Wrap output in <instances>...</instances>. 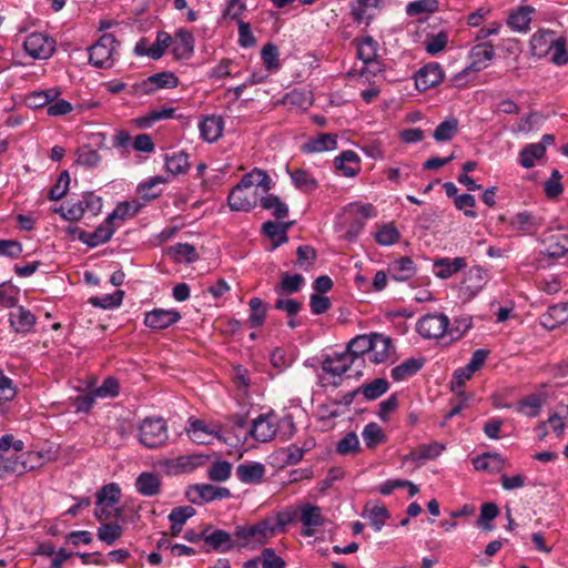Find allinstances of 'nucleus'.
<instances>
[{
  "mask_svg": "<svg viewBox=\"0 0 568 568\" xmlns=\"http://www.w3.org/2000/svg\"><path fill=\"white\" fill-rule=\"evenodd\" d=\"M9 322L11 327L17 333H29L32 331L37 323V317L26 307L18 306L9 314Z\"/></svg>",
  "mask_w": 568,
  "mask_h": 568,
  "instance_id": "393cba45",
  "label": "nucleus"
},
{
  "mask_svg": "<svg viewBox=\"0 0 568 568\" xmlns=\"http://www.w3.org/2000/svg\"><path fill=\"white\" fill-rule=\"evenodd\" d=\"M443 69L438 63H428L420 68L415 75V85L419 91H426L442 82Z\"/></svg>",
  "mask_w": 568,
  "mask_h": 568,
  "instance_id": "f3484780",
  "label": "nucleus"
},
{
  "mask_svg": "<svg viewBox=\"0 0 568 568\" xmlns=\"http://www.w3.org/2000/svg\"><path fill=\"white\" fill-rule=\"evenodd\" d=\"M335 169L346 178L357 175L361 170V162L357 153L352 150L343 151L334 160Z\"/></svg>",
  "mask_w": 568,
  "mask_h": 568,
  "instance_id": "bb28decb",
  "label": "nucleus"
},
{
  "mask_svg": "<svg viewBox=\"0 0 568 568\" xmlns=\"http://www.w3.org/2000/svg\"><path fill=\"white\" fill-rule=\"evenodd\" d=\"M424 358H407L392 369L390 376L396 382L407 379L417 374L424 366Z\"/></svg>",
  "mask_w": 568,
  "mask_h": 568,
  "instance_id": "c9c22d12",
  "label": "nucleus"
},
{
  "mask_svg": "<svg viewBox=\"0 0 568 568\" xmlns=\"http://www.w3.org/2000/svg\"><path fill=\"white\" fill-rule=\"evenodd\" d=\"M59 94L60 92L55 88L44 91L32 92L27 98V104L32 109H40L43 106L48 108L49 103L55 100Z\"/></svg>",
  "mask_w": 568,
  "mask_h": 568,
  "instance_id": "4d7b16f0",
  "label": "nucleus"
},
{
  "mask_svg": "<svg viewBox=\"0 0 568 568\" xmlns=\"http://www.w3.org/2000/svg\"><path fill=\"white\" fill-rule=\"evenodd\" d=\"M243 568H286V561L273 548H264L260 556L245 561Z\"/></svg>",
  "mask_w": 568,
  "mask_h": 568,
  "instance_id": "5701e85b",
  "label": "nucleus"
},
{
  "mask_svg": "<svg viewBox=\"0 0 568 568\" xmlns=\"http://www.w3.org/2000/svg\"><path fill=\"white\" fill-rule=\"evenodd\" d=\"M124 297V291L118 290L112 294H105L102 296H92L89 303L102 310H112L119 307L122 304Z\"/></svg>",
  "mask_w": 568,
  "mask_h": 568,
  "instance_id": "5fc2aeb1",
  "label": "nucleus"
},
{
  "mask_svg": "<svg viewBox=\"0 0 568 568\" xmlns=\"http://www.w3.org/2000/svg\"><path fill=\"white\" fill-rule=\"evenodd\" d=\"M230 496L231 491L229 488L217 487L211 484H196L190 486L186 490L187 499L195 505L225 499Z\"/></svg>",
  "mask_w": 568,
  "mask_h": 568,
  "instance_id": "1a4fd4ad",
  "label": "nucleus"
},
{
  "mask_svg": "<svg viewBox=\"0 0 568 568\" xmlns=\"http://www.w3.org/2000/svg\"><path fill=\"white\" fill-rule=\"evenodd\" d=\"M363 516L368 519L369 525L375 531H379L390 515L388 509L382 504H366Z\"/></svg>",
  "mask_w": 568,
  "mask_h": 568,
  "instance_id": "58836bf2",
  "label": "nucleus"
},
{
  "mask_svg": "<svg viewBox=\"0 0 568 568\" xmlns=\"http://www.w3.org/2000/svg\"><path fill=\"white\" fill-rule=\"evenodd\" d=\"M359 449V439L354 432L347 433L336 443V453L341 456L355 455Z\"/></svg>",
  "mask_w": 568,
  "mask_h": 568,
  "instance_id": "052dcab7",
  "label": "nucleus"
},
{
  "mask_svg": "<svg viewBox=\"0 0 568 568\" xmlns=\"http://www.w3.org/2000/svg\"><path fill=\"white\" fill-rule=\"evenodd\" d=\"M123 534L119 524H102L97 531L98 538L106 545H113Z\"/></svg>",
  "mask_w": 568,
  "mask_h": 568,
  "instance_id": "0e129e2a",
  "label": "nucleus"
},
{
  "mask_svg": "<svg viewBox=\"0 0 568 568\" xmlns=\"http://www.w3.org/2000/svg\"><path fill=\"white\" fill-rule=\"evenodd\" d=\"M204 462L202 455H183L178 458H169L162 462V467L168 475L191 473Z\"/></svg>",
  "mask_w": 568,
  "mask_h": 568,
  "instance_id": "4468645a",
  "label": "nucleus"
},
{
  "mask_svg": "<svg viewBox=\"0 0 568 568\" xmlns=\"http://www.w3.org/2000/svg\"><path fill=\"white\" fill-rule=\"evenodd\" d=\"M458 132V120L450 116L440 122L434 130L433 136L437 142L450 141Z\"/></svg>",
  "mask_w": 568,
  "mask_h": 568,
  "instance_id": "3c124183",
  "label": "nucleus"
},
{
  "mask_svg": "<svg viewBox=\"0 0 568 568\" xmlns=\"http://www.w3.org/2000/svg\"><path fill=\"white\" fill-rule=\"evenodd\" d=\"M264 519L254 525H239L234 529V537L237 539L239 549L256 548L266 544L273 537V530Z\"/></svg>",
  "mask_w": 568,
  "mask_h": 568,
  "instance_id": "f257e3e1",
  "label": "nucleus"
},
{
  "mask_svg": "<svg viewBox=\"0 0 568 568\" xmlns=\"http://www.w3.org/2000/svg\"><path fill=\"white\" fill-rule=\"evenodd\" d=\"M538 241L545 245V250L539 253L540 255L560 258L568 252V233H564L560 230H546Z\"/></svg>",
  "mask_w": 568,
  "mask_h": 568,
  "instance_id": "6e6552de",
  "label": "nucleus"
},
{
  "mask_svg": "<svg viewBox=\"0 0 568 568\" xmlns=\"http://www.w3.org/2000/svg\"><path fill=\"white\" fill-rule=\"evenodd\" d=\"M378 43L372 37H365L357 43V57L364 62L377 58Z\"/></svg>",
  "mask_w": 568,
  "mask_h": 568,
  "instance_id": "e2e57ef3",
  "label": "nucleus"
},
{
  "mask_svg": "<svg viewBox=\"0 0 568 568\" xmlns=\"http://www.w3.org/2000/svg\"><path fill=\"white\" fill-rule=\"evenodd\" d=\"M20 457H9L0 454V477L6 474L16 473L18 475L24 474L27 470L32 469L33 466L28 467L26 460Z\"/></svg>",
  "mask_w": 568,
  "mask_h": 568,
  "instance_id": "09e8293b",
  "label": "nucleus"
},
{
  "mask_svg": "<svg viewBox=\"0 0 568 568\" xmlns=\"http://www.w3.org/2000/svg\"><path fill=\"white\" fill-rule=\"evenodd\" d=\"M439 3L437 0H416L406 4V14L417 17L422 13H434L438 11Z\"/></svg>",
  "mask_w": 568,
  "mask_h": 568,
  "instance_id": "bf43d9fd",
  "label": "nucleus"
},
{
  "mask_svg": "<svg viewBox=\"0 0 568 568\" xmlns=\"http://www.w3.org/2000/svg\"><path fill=\"white\" fill-rule=\"evenodd\" d=\"M240 182L243 185L250 186L252 190L257 191V189L261 187L265 193L272 189L271 178L261 169H253L251 172L246 173Z\"/></svg>",
  "mask_w": 568,
  "mask_h": 568,
  "instance_id": "a19ab883",
  "label": "nucleus"
},
{
  "mask_svg": "<svg viewBox=\"0 0 568 568\" xmlns=\"http://www.w3.org/2000/svg\"><path fill=\"white\" fill-rule=\"evenodd\" d=\"M277 432L276 416L274 414H261L253 419L250 428L251 436L261 443L271 440Z\"/></svg>",
  "mask_w": 568,
  "mask_h": 568,
  "instance_id": "9b49d317",
  "label": "nucleus"
},
{
  "mask_svg": "<svg viewBox=\"0 0 568 568\" xmlns=\"http://www.w3.org/2000/svg\"><path fill=\"white\" fill-rule=\"evenodd\" d=\"M166 171L176 175L185 173L189 168V155L184 151L174 152L172 155L165 156Z\"/></svg>",
  "mask_w": 568,
  "mask_h": 568,
  "instance_id": "864d4df0",
  "label": "nucleus"
},
{
  "mask_svg": "<svg viewBox=\"0 0 568 568\" xmlns=\"http://www.w3.org/2000/svg\"><path fill=\"white\" fill-rule=\"evenodd\" d=\"M199 130L204 141L209 143L216 142L223 134L224 120L221 115H206L200 121Z\"/></svg>",
  "mask_w": 568,
  "mask_h": 568,
  "instance_id": "aec40b11",
  "label": "nucleus"
},
{
  "mask_svg": "<svg viewBox=\"0 0 568 568\" xmlns=\"http://www.w3.org/2000/svg\"><path fill=\"white\" fill-rule=\"evenodd\" d=\"M495 57V49L491 42H481L474 45L469 51V64L456 75V80L464 78L469 72L477 73L486 69Z\"/></svg>",
  "mask_w": 568,
  "mask_h": 568,
  "instance_id": "0eeeda50",
  "label": "nucleus"
},
{
  "mask_svg": "<svg viewBox=\"0 0 568 568\" xmlns=\"http://www.w3.org/2000/svg\"><path fill=\"white\" fill-rule=\"evenodd\" d=\"M185 430L189 438L197 445H210L215 439H223L222 426L219 423H206L203 419L190 418Z\"/></svg>",
  "mask_w": 568,
  "mask_h": 568,
  "instance_id": "20e7f679",
  "label": "nucleus"
},
{
  "mask_svg": "<svg viewBox=\"0 0 568 568\" xmlns=\"http://www.w3.org/2000/svg\"><path fill=\"white\" fill-rule=\"evenodd\" d=\"M356 364L349 354L334 353L332 356H327L323 363L322 368L324 372L333 375L341 376L346 373L352 365Z\"/></svg>",
  "mask_w": 568,
  "mask_h": 568,
  "instance_id": "4be33fe9",
  "label": "nucleus"
},
{
  "mask_svg": "<svg viewBox=\"0 0 568 568\" xmlns=\"http://www.w3.org/2000/svg\"><path fill=\"white\" fill-rule=\"evenodd\" d=\"M365 445L368 448H374L378 444H382L386 440V436L382 429V427L377 423L367 424L362 433Z\"/></svg>",
  "mask_w": 568,
  "mask_h": 568,
  "instance_id": "13d9d810",
  "label": "nucleus"
},
{
  "mask_svg": "<svg viewBox=\"0 0 568 568\" xmlns=\"http://www.w3.org/2000/svg\"><path fill=\"white\" fill-rule=\"evenodd\" d=\"M121 489L118 484L104 485L97 494V506L112 507L120 501Z\"/></svg>",
  "mask_w": 568,
  "mask_h": 568,
  "instance_id": "49530a36",
  "label": "nucleus"
},
{
  "mask_svg": "<svg viewBox=\"0 0 568 568\" xmlns=\"http://www.w3.org/2000/svg\"><path fill=\"white\" fill-rule=\"evenodd\" d=\"M288 173L295 187L304 192H312L318 186L317 181L306 170L296 169Z\"/></svg>",
  "mask_w": 568,
  "mask_h": 568,
  "instance_id": "603ef678",
  "label": "nucleus"
},
{
  "mask_svg": "<svg viewBox=\"0 0 568 568\" xmlns=\"http://www.w3.org/2000/svg\"><path fill=\"white\" fill-rule=\"evenodd\" d=\"M169 439L168 425L162 417H145L139 425V442L146 448L154 449Z\"/></svg>",
  "mask_w": 568,
  "mask_h": 568,
  "instance_id": "f03ea898",
  "label": "nucleus"
},
{
  "mask_svg": "<svg viewBox=\"0 0 568 568\" xmlns=\"http://www.w3.org/2000/svg\"><path fill=\"white\" fill-rule=\"evenodd\" d=\"M486 284V273L480 267H471L466 273L460 290L469 297L475 296Z\"/></svg>",
  "mask_w": 568,
  "mask_h": 568,
  "instance_id": "c85d7f7f",
  "label": "nucleus"
},
{
  "mask_svg": "<svg viewBox=\"0 0 568 568\" xmlns=\"http://www.w3.org/2000/svg\"><path fill=\"white\" fill-rule=\"evenodd\" d=\"M546 153L544 143H530L526 145L519 153V163L525 169L535 165V161L541 159Z\"/></svg>",
  "mask_w": 568,
  "mask_h": 568,
  "instance_id": "c03bdc74",
  "label": "nucleus"
},
{
  "mask_svg": "<svg viewBox=\"0 0 568 568\" xmlns=\"http://www.w3.org/2000/svg\"><path fill=\"white\" fill-rule=\"evenodd\" d=\"M265 475V466L251 462L236 467V476L244 484H260Z\"/></svg>",
  "mask_w": 568,
  "mask_h": 568,
  "instance_id": "7c9ffc66",
  "label": "nucleus"
},
{
  "mask_svg": "<svg viewBox=\"0 0 568 568\" xmlns=\"http://www.w3.org/2000/svg\"><path fill=\"white\" fill-rule=\"evenodd\" d=\"M392 341L389 337L374 333L372 334V348L369 349L368 358L375 364L384 363L389 357Z\"/></svg>",
  "mask_w": 568,
  "mask_h": 568,
  "instance_id": "cd10ccee",
  "label": "nucleus"
},
{
  "mask_svg": "<svg viewBox=\"0 0 568 568\" xmlns=\"http://www.w3.org/2000/svg\"><path fill=\"white\" fill-rule=\"evenodd\" d=\"M337 148V139L335 134L320 133L314 138H310L303 145L304 153H321L332 151Z\"/></svg>",
  "mask_w": 568,
  "mask_h": 568,
  "instance_id": "a878e982",
  "label": "nucleus"
},
{
  "mask_svg": "<svg viewBox=\"0 0 568 568\" xmlns=\"http://www.w3.org/2000/svg\"><path fill=\"white\" fill-rule=\"evenodd\" d=\"M534 11V8L529 6L519 7L509 16L508 26L516 31L526 32L529 29Z\"/></svg>",
  "mask_w": 568,
  "mask_h": 568,
  "instance_id": "79ce46f5",
  "label": "nucleus"
},
{
  "mask_svg": "<svg viewBox=\"0 0 568 568\" xmlns=\"http://www.w3.org/2000/svg\"><path fill=\"white\" fill-rule=\"evenodd\" d=\"M260 205L263 210L272 211V215L276 220H283L288 215V206L275 194L262 196Z\"/></svg>",
  "mask_w": 568,
  "mask_h": 568,
  "instance_id": "37998d69",
  "label": "nucleus"
},
{
  "mask_svg": "<svg viewBox=\"0 0 568 568\" xmlns=\"http://www.w3.org/2000/svg\"><path fill=\"white\" fill-rule=\"evenodd\" d=\"M303 284L304 277L301 274L291 275L288 273H283L280 287L276 288V291L286 294H294L301 291Z\"/></svg>",
  "mask_w": 568,
  "mask_h": 568,
  "instance_id": "69168bd1",
  "label": "nucleus"
},
{
  "mask_svg": "<svg viewBox=\"0 0 568 568\" xmlns=\"http://www.w3.org/2000/svg\"><path fill=\"white\" fill-rule=\"evenodd\" d=\"M171 42L172 38L169 33L163 31L158 32L156 40L148 48V57L153 60H159L164 54Z\"/></svg>",
  "mask_w": 568,
  "mask_h": 568,
  "instance_id": "338daca9",
  "label": "nucleus"
},
{
  "mask_svg": "<svg viewBox=\"0 0 568 568\" xmlns=\"http://www.w3.org/2000/svg\"><path fill=\"white\" fill-rule=\"evenodd\" d=\"M389 388V383L385 378H375L373 382L363 384L358 387L361 394L367 400H375L384 395Z\"/></svg>",
  "mask_w": 568,
  "mask_h": 568,
  "instance_id": "8fccbe9b",
  "label": "nucleus"
},
{
  "mask_svg": "<svg viewBox=\"0 0 568 568\" xmlns=\"http://www.w3.org/2000/svg\"><path fill=\"white\" fill-rule=\"evenodd\" d=\"M161 477L152 471H143L135 479L136 491L144 497H153L161 493Z\"/></svg>",
  "mask_w": 568,
  "mask_h": 568,
  "instance_id": "b1692460",
  "label": "nucleus"
},
{
  "mask_svg": "<svg viewBox=\"0 0 568 568\" xmlns=\"http://www.w3.org/2000/svg\"><path fill=\"white\" fill-rule=\"evenodd\" d=\"M399 232L393 224H385L375 234V241L379 245H393L399 240Z\"/></svg>",
  "mask_w": 568,
  "mask_h": 568,
  "instance_id": "774afa93",
  "label": "nucleus"
},
{
  "mask_svg": "<svg viewBox=\"0 0 568 568\" xmlns=\"http://www.w3.org/2000/svg\"><path fill=\"white\" fill-rule=\"evenodd\" d=\"M292 222L277 223L273 221H267L263 223V233L273 241L272 250L278 247L281 244H284L288 241L287 231L292 226Z\"/></svg>",
  "mask_w": 568,
  "mask_h": 568,
  "instance_id": "473e14b6",
  "label": "nucleus"
},
{
  "mask_svg": "<svg viewBox=\"0 0 568 568\" xmlns=\"http://www.w3.org/2000/svg\"><path fill=\"white\" fill-rule=\"evenodd\" d=\"M194 51V37L184 29H181L175 34L173 42V53L178 59H186L193 54Z\"/></svg>",
  "mask_w": 568,
  "mask_h": 568,
  "instance_id": "f704fd0d",
  "label": "nucleus"
},
{
  "mask_svg": "<svg viewBox=\"0 0 568 568\" xmlns=\"http://www.w3.org/2000/svg\"><path fill=\"white\" fill-rule=\"evenodd\" d=\"M233 537L234 532L230 534L223 529H211L205 535V544L209 546V550L227 552L239 549L237 539Z\"/></svg>",
  "mask_w": 568,
  "mask_h": 568,
  "instance_id": "dca6fc26",
  "label": "nucleus"
},
{
  "mask_svg": "<svg viewBox=\"0 0 568 568\" xmlns=\"http://www.w3.org/2000/svg\"><path fill=\"white\" fill-rule=\"evenodd\" d=\"M141 209V204L138 202H121L106 217L109 224H113L114 220L125 221L135 216Z\"/></svg>",
  "mask_w": 568,
  "mask_h": 568,
  "instance_id": "de8ad7c7",
  "label": "nucleus"
},
{
  "mask_svg": "<svg viewBox=\"0 0 568 568\" xmlns=\"http://www.w3.org/2000/svg\"><path fill=\"white\" fill-rule=\"evenodd\" d=\"M540 324L548 331L560 325H568V302L549 306L547 312L540 316Z\"/></svg>",
  "mask_w": 568,
  "mask_h": 568,
  "instance_id": "a211bd4d",
  "label": "nucleus"
},
{
  "mask_svg": "<svg viewBox=\"0 0 568 568\" xmlns=\"http://www.w3.org/2000/svg\"><path fill=\"white\" fill-rule=\"evenodd\" d=\"M504 465V457L497 453H485L473 459V466L476 470L498 473L503 469Z\"/></svg>",
  "mask_w": 568,
  "mask_h": 568,
  "instance_id": "ea45409f",
  "label": "nucleus"
},
{
  "mask_svg": "<svg viewBox=\"0 0 568 568\" xmlns=\"http://www.w3.org/2000/svg\"><path fill=\"white\" fill-rule=\"evenodd\" d=\"M555 40L549 32H537L530 39V50L532 55L541 58L548 54L552 49Z\"/></svg>",
  "mask_w": 568,
  "mask_h": 568,
  "instance_id": "a18cd8bd",
  "label": "nucleus"
},
{
  "mask_svg": "<svg viewBox=\"0 0 568 568\" xmlns=\"http://www.w3.org/2000/svg\"><path fill=\"white\" fill-rule=\"evenodd\" d=\"M445 450V446L438 442H432L429 444H422L414 450H412L406 459L424 463L426 460L435 459Z\"/></svg>",
  "mask_w": 568,
  "mask_h": 568,
  "instance_id": "72a5a7b5",
  "label": "nucleus"
},
{
  "mask_svg": "<svg viewBox=\"0 0 568 568\" xmlns=\"http://www.w3.org/2000/svg\"><path fill=\"white\" fill-rule=\"evenodd\" d=\"M180 312L175 310L154 308L144 316V325L152 329H165L181 320Z\"/></svg>",
  "mask_w": 568,
  "mask_h": 568,
  "instance_id": "2eb2a0df",
  "label": "nucleus"
},
{
  "mask_svg": "<svg viewBox=\"0 0 568 568\" xmlns=\"http://www.w3.org/2000/svg\"><path fill=\"white\" fill-rule=\"evenodd\" d=\"M114 232L113 224H109L105 220L104 224L99 225L93 232L80 231L79 240L89 247H97L109 242Z\"/></svg>",
  "mask_w": 568,
  "mask_h": 568,
  "instance_id": "412c9836",
  "label": "nucleus"
},
{
  "mask_svg": "<svg viewBox=\"0 0 568 568\" xmlns=\"http://www.w3.org/2000/svg\"><path fill=\"white\" fill-rule=\"evenodd\" d=\"M449 323L444 313H430L417 321L416 329L425 339H437L447 333Z\"/></svg>",
  "mask_w": 568,
  "mask_h": 568,
  "instance_id": "39448f33",
  "label": "nucleus"
},
{
  "mask_svg": "<svg viewBox=\"0 0 568 568\" xmlns=\"http://www.w3.org/2000/svg\"><path fill=\"white\" fill-rule=\"evenodd\" d=\"M388 272L393 280L403 282L414 276L415 265L410 257L404 256L392 262Z\"/></svg>",
  "mask_w": 568,
  "mask_h": 568,
  "instance_id": "4c0bfd02",
  "label": "nucleus"
},
{
  "mask_svg": "<svg viewBox=\"0 0 568 568\" xmlns=\"http://www.w3.org/2000/svg\"><path fill=\"white\" fill-rule=\"evenodd\" d=\"M176 262L193 263L199 258L195 247L189 243H178L170 248Z\"/></svg>",
  "mask_w": 568,
  "mask_h": 568,
  "instance_id": "680f3d73",
  "label": "nucleus"
},
{
  "mask_svg": "<svg viewBox=\"0 0 568 568\" xmlns=\"http://www.w3.org/2000/svg\"><path fill=\"white\" fill-rule=\"evenodd\" d=\"M300 520L306 527L303 530V535L307 537L313 536V527L323 526L325 523L321 508L313 505H305L302 507Z\"/></svg>",
  "mask_w": 568,
  "mask_h": 568,
  "instance_id": "c756f323",
  "label": "nucleus"
},
{
  "mask_svg": "<svg viewBox=\"0 0 568 568\" xmlns=\"http://www.w3.org/2000/svg\"><path fill=\"white\" fill-rule=\"evenodd\" d=\"M23 48L31 58L47 60L55 51V40L43 32H32L24 39Z\"/></svg>",
  "mask_w": 568,
  "mask_h": 568,
  "instance_id": "423d86ee",
  "label": "nucleus"
},
{
  "mask_svg": "<svg viewBox=\"0 0 568 568\" xmlns=\"http://www.w3.org/2000/svg\"><path fill=\"white\" fill-rule=\"evenodd\" d=\"M544 217L536 215L529 211L516 213L509 220V227L513 231L520 232L525 235H534L544 225Z\"/></svg>",
  "mask_w": 568,
  "mask_h": 568,
  "instance_id": "ddd939ff",
  "label": "nucleus"
},
{
  "mask_svg": "<svg viewBox=\"0 0 568 568\" xmlns=\"http://www.w3.org/2000/svg\"><path fill=\"white\" fill-rule=\"evenodd\" d=\"M467 266L465 257H442L433 262V273L436 277L447 280Z\"/></svg>",
  "mask_w": 568,
  "mask_h": 568,
  "instance_id": "6ab92c4d",
  "label": "nucleus"
},
{
  "mask_svg": "<svg viewBox=\"0 0 568 568\" xmlns=\"http://www.w3.org/2000/svg\"><path fill=\"white\" fill-rule=\"evenodd\" d=\"M179 84L178 77L172 72H160L150 75L139 84H135L134 92L141 94H150L156 89H172Z\"/></svg>",
  "mask_w": 568,
  "mask_h": 568,
  "instance_id": "f8f14e48",
  "label": "nucleus"
},
{
  "mask_svg": "<svg viewBox=\"0 0 568 568\" xmlns=\"http://www.w3.org/2000/svg\"><path fill=\"white\" fill-rule=\"evenodd\" d=\"M382 0H355L351 3V11L355 22L366 24L369 23L374 13L373 11L378 8Z\"/></svg>",
  "mask_w": 568,
  "mask_h": 568,
  "instance_id": "2f4dec72",
  "label": "nucleus"
},
{
  "mask_svg": "<svg viewBox=\"0 0 568 568\" xmlns=\"http://www.w3.org/2000/svg\"><path fill=\"white\" fill-rule=\"evenodd\" d=\"M250 306V325L251 327H260L264 324L266 313H267V304L264 303L260 297H252L248 302Z\"/></svg>",
  "mask_w": 568,
  "mask_h": 568,
  "instance_id": "6e6d98bb",
  "label": "nucleus"
},
{
  "mask_svg": "<svg viewBox=\"0 0 568 568\" xmlns=\"http://www.w3.org/2000/svg\"><path fill=\"white\" fill-rule=\"evenodd\" d=\"M371 348H372V334L371 335H358L349 341L345 353L349 354L351 357H353L355 363L364 362L363 356L364 355L368 356Z\"/></svg>",
  "mask_w": 568,
  "mask_h": 568,
  "instance_id": "e433bc0d",
  "label": "nucleus"
},
{
  "mask_svg": "<svg viewBox=\"0 0 568 568\" xmlns=\"http://www.w3.org/2000/svg\"><path fill=\"white\" fill-rule=\"evenodd\" d=\"M257 192L241 182L236 184L227 196L229 206L232 211L248 212L257 203Z\"/></svg>",
  "mask_w": 568,
  "mask_h": 568,
  "instance_id": "9d476101",
  "label": "nucleus"
},
{
  "mask_svg": "<svg viewBox=\"0 0 568 568\" xmlns=\"http://www.w3.org/2000/svg\"><path fill=\"white\" fill-rule=\"evenodd\" d=\"M119 42L111 33L102 34L99 40L89 47V62L98 69H109L115 60Z\"/></svg>",
  "mask_w": 568,
  "mask_h": 568,
  "instance_id": "7ed1b4c3",
  "label": "nucleus"
}]
</instances>
